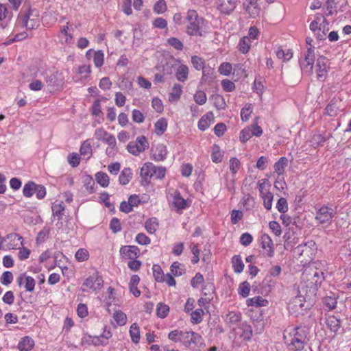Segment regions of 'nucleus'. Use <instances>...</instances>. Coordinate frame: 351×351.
Returning a JSON list of instances; mask_svg holds the SVG:
<instances>
[{
	"instance_id": "obj_1",
	"label": "nucleus",
	"mask_w": 351,
	"mask_h": 351,
	"mask_svg": "<svg viewBox=\"0 0 351 351\" xmlns=\"http://www.w3.org/2000/svg\"><path fill=\"white\" fill-rule=\"evenodd\" d=\"M308 330L306 327L298 326L285 330L284 339L291 350H301L308 341Z\"/></svg>"
},
{
	"instance_id": "obj_2",
	"label": "nucleus",
	"mask_w": 351,
	"mask_h": 351,
	"mask_svg": "<svg viewBox=\"0 0 351 351\" xmlns=\"http://www.w3.org/2000/svg\"><path fill=\"white\" fill-rule=\"evenodd\" d=\"M168 337L174 342H181L186 347H191V345L197 346L202 343V337L198 333L192 330H180L178 329L171 331Z\"/></svg>"
},
{
	"instance_id": "obj_3",
	"label": "nucleus",
	"mask_w": 351,
	"mask_h": 351,
	"mask_svg": "<svg viewBox=\"0 0 351 351\" xmlns=\"http://www.w3.org/2000/svg\"><path fill=\"white\" fill-rule=\"evenodd\" d=\"M18 23L27 29H36L40 24L39 12L31 8L21 10L17 18Z\"/></svg>"
},
{
	"instance_id": "obj_4",
	"label": "nucleus",
	"mask_w": 351,
	"mask_h": 351,
	"mask_svg": "<svg viewBox=\"0 0 351 351\" xmlns=\"http://www.w3.org/2000/svg\"><path fill=\"white\" fill-rule=\"evenodd\" d=\"M324 274L317 270L306 269L302 274V279L306 282V287L309 289L311 295H315L318 287L324 280Z\"/></svg>"
},
{
	"instance_id": "obj_5",
	"label": "nucleus",
	"mask_w": 351,
	"mask_h": 351,
	"mask_svg": "<svg viewBox=\"0 0 351 351\" xmlns=\"http://www.w3.org/2000/svg\"><path fill=\"white\" fill-rule=\"evenodd\" d=\"M186 19L188 21L186 25V33L190 36H202V27L204 19L198 16L195 10H189L186 13Z\"/></svg>"
},
{
	"instance_id": "obj_6",
	"label": "nucleus",
	"mask_w": 351,
	"mask_h": 351,
	"mask_svg": "<svg viewBox=\"0 0 351 351\" xmlns=\"http://www.w3.org/2000/svg\"><path fill=\"white\" fill-rule=\"evenodd\" d=\"M315 51L311 48L306 49L300 60V66L303 73L311 75L313 72Z\"/></svg>"
},
{
	"instance_id": "obj_7",
	"label": "nucleus",
	"mask_w": 351,
	"mask_h": 351,
	"mask_svg": "<svg viewBox=\"0 0 351 351\" xmlns=\"http://www.w3.org/2000/svg\"><path fill=\"white\" fill-rule=\"evenodd\" d=\"M104 280L97 272L86 278L81 287L82 292H88L90 290L97 291L101 289Z\"/></svg>"
},
{
	"instance_id": "obj_8",
	"label": "nucleus",
	"mask_w": 351,
	"mask_h": 351,
	"mask_svg": "<svg viewBox=\"0 0 351 351\" xmlns=\"http://www.w3.org/2000/svg\"><path fill=\"white\" fill-rule=\"evenodd\" d=\"M336 214L335 209L323 206L317 211L315 219L321 224L329 225Z\"/></svg>"
},
{
	"instance_id": "obj_9",
	"label": "nucleus",
	"mask_w": 351,
	"mask_h": 351,
	"mask_svg": "<svg viewBox=\"0 0 351 351\" xmlns=\"http://www.w3.org/2000/svg\"><path fill=\"white\" fill-rule=\"evenodd\" d=\"M64 77L62 72L58 71L45 76V82L52 90L60 89L64 84Z\"/></svg>"
},
{
	"instance_id": "obj_10",
	"label": "nucleus",
	"mask_w": 351,
	"mask_h": 351,
	"mask_svg": "<svg viewBox=\"0 0 351 351\" xmlns=\"http://www.w3.org/2000/svg\"><path fill=\"white\" fill-rule=\"evenodd\" d=\"M149 147V143L144 136H138L135 141L130 142L127 146L128 151L130 154L143 152Z\"/></svg>"
},
{
	"instance_id": "obj_11",
	"label": "nucleus",
	"mask_w": 351,
	"mask_h": 351,
	"mask_svg": "<svg viewBox=\"0 0 351 351\" xmlns=\"http://www.w3.org/2000/svg\"><path fill=\"white\" fill-rule=\"evenodd\" d=\"M327 62L328 60L324 56H319L317 60V78L319 81H324L328 74Z\"/></svg>"
},
{
	"instance_id": "obj_12",
	"label": "nucleus",
	"mask_w": 351,
	"mask_h": 351,
	"mask_svg": "<svg viewBox=\"0 0 351 351\" xmlns=\"http://www.w3.org/2000/svg\"><path fill=\"white\" fill-rule=\"evenodd\" d=\"M154 165L151 162L145 163L141 169L140 175L142 178L141 184L147 185L150 182V180L154 177L152 171H154Z\"/></svg>"
},
{
	"instance_id": "obj_13",
	"label": "nucleus",
	"mask_w": 351,
	"mask_h": 351,
	"mask_svg": "<svg viewBox=\"0 0 351 351\" xmlns=\"http://www.w3.org/2000/svg\"><path fill=\"white\" fill-rule=\"evenodd\" d=\"M16 283L19 287L24 285L25 291L32 292L34 290L36 281L32 276L22 274L16 278Z\"/></svg>"
},
{
	"instance_id": "obj_14",
	"label": "nucleus",
	"mask_w": 351,
	"mask_h": 351,
	"mask_svg": "<svg viewBox=\"0 0 351 351\" xmlns=\"http://www.w3.org/2000/svg\"><path fill=\"white\" fill-rule=\"evenodd\" d=\"M237 0H217V6L223 14H230L236 8Z\"/></svg>"
},
{
	"instance_id": "obj_15",
	"label": "nucleus",
	"mask_w": 351,
	"mask_h": 351,
	"mask_svg": "<svg viewBox=\"0 0 351 351\" xmlns=\"http://www.w3.org/2000/svg\"><path fill=\"white\" fill-rule=\"evenodd\" d=\"M120 254L125 259H136L140 254V250L135 245H125L120 248Z\"/></svg>"
},
{
	"instance_id": "obj_16",
	"label": "nucleus",
	"mask_w": 351,
	"mask_h": 351,
	"mask_svg": "<svg viewBox=\"0 0 351 351\" xmlns=\"http://www.w3.org/2000/svg\"><path fill=\"white\" fill-rule=\"evenodd\" d=\"M261 243L262 248L266 250V256L273 257L274 255V243L271 237L267 234H263L261 237Z\"/></svg>"
},
{
	"instance_id": "obj_17",
	"label": "nucleus",
	"mask_w": 351,
	"mask_h": 351,
	"mask_svg": "<svg viewBox=\"0 0 351 351\" xmlns=\"http://www.w3.org/2000/svg\"><path fill=\"white\" fill-rule=\"evenodd\" d=\"M93 54V62L96 67L99 68L104 64V54L101 50L94 51L93 49H89L86 51V56L87 58Z\"/></svg>"
},
{
	"instance_id": "obj_18",
	"label": "nucleus",
	"mask_w": 351,
	"mask_h": 351,
	"mask_svg": "<svg viewBox=\"0 0 351 351\" xmlns=\"http://www.w3.org/2000/svg\"><path fill=\"white\" fill-rule=\"evenodd\" d=\"M34 346V339L29 336H25L19 341L17 348L20 351H30Z\"/></svg>"
},
{
	"instance_id": "obj_19",
	"label": "nucleus",
	"mask_w": 351,
	"mask_h": 351,
	"mask_svg": "<svg viewBox=\"0 0 351 351\" xmlns=\"http://www.w3.org/2000/svg\"><path fill=\"white\" fill-rule=\"evenodd\" d=\"M237 334L244 340H250L252 337V330L251 326L246 322L241 323L239 327Z\"/></svg>"
},
{
	"instance_id": "obj_20",
	"label": "nucleus",
	"mask_w": 351,
	"mask_h": 351,
	"mask_svg": "<svg viewBox=\"0 0 351 351\" xmlns=\"http://www.w3.org/2000/svg\"><path fill=\"white\" fill-rule=\"evenodd\" d=\"M241 319V313L239 311H229L225 316L224 321L230 326L235 325Z\"/></svg>"
},
{
	"instance_id": "obj_21",
	"label": "nucleus",
	"mask_w": 351,
	"mask_h": 351,
	"mask_svg": "<svg viewBox=\"0 0 351 351\" xmlns=\"http://www.w3.org/2000/svg\"><path fill=\"white\" fill-rule=\"evenodd\" d=\"M189 72L188 66L181 64L176 71V77L178 81L184 82L188 79Z\"/></svg>"
},
{
	"instance_id": "obj_22",
	"label": "nucleus",
	"mask_w": 351,
	"mask_h": 351,
	"mask_svg": "<svg viewBox=\"0 0 351 351\" xmlns=\"http://www.w3.org/2000/svg\"><path fill=\"white\" fill-rule=\"evenodd\" d=\"M259 7L258 3L256 0H249L248 4L245 8V11L248 13V14L254 18L259 13Z\"/></svg>"
},
{
	"instance_id": "obj_23",
	"label": "nucleus",
	"mask_w": 351,
	"mask_h": 351,
	"mask_svg": "<svg viewBox=\"0 0 351 351\" xmlns=\"http://www.w3.org/2000/svg\"><path fill=\"white\" fill-rule=\"evenodd\" d=\"M246 304L247 306L261 307L265 306L268 304V301L261 296H256L247 299Z\"/></svg>"
},
{
	"instance_id": "obj_24",
	"label": "nucleus",
	"mask_w": 351,
	"mask_h": 351,
	"mask_svg": "<svg viewBox=\"0 0 351 351\" xmlns=\"http://www.w3.org/2000/svg\"><path fill=\"white\" fill-rule=\"evenodd\" d=\"M173 204L177 210L184 209L186 207V201L181 196L180 193L177 191L173 196Z\"/></svg>"
},
{
	"instance_id": "obj_25",
	"label": "nucleus",
	"mask_w": 351,
	"mask_h": 351,
	"mask_svg": "<svg viewBox=\"0 0 351 351\" xmlns=\"http://www.w3.org/2000/svg\"><path fill=\"white\" fill-rule=\"evenodd\" d=\"M288 159L286 157H281L275 164L274 170L275 172L278 175H283L285 173V169L287 166Z\"/></svg>"
},
{
	"instance_id": "obj_26",
	"label": "nucleus",
	"mask_w": 351,
	"mask_h": 351,
	"mask_svg": "<svg viewBox=\"0 0 351 351\" xmlns=\"http://www.w3.org/2000/svg\"><path fill=\"white\" fill-rule=\"evenodd\" d=\"M158 221L155 217L149 218L145 223V229L149 234H154L158 228Z\"/></svg>"
},
{
	"instance_id": "obj_27",
	"label": "nucleus",
	"mask_w": 351,
	"mask_h": 351,
	"mask_svg": "<svg viewBox=\"0 0 351 351\" xmlns=\"http://www.w3.org/2000/svg\"><path fill=\"white\" fill-rule=\"evenodd\" d=\"M232 267L234 272L240 274L243 271L244 264L240 255H235L232 258Z\"/></svg>"
},
{
	"instance_id": "obj_28",
	"label": "nucleus",
	"mask_w": 351,
	"mask_h": 351,
	"mask_svg": "<svg viewBox=\"0 0 351 351\" xmlns=\"http://www.w3.org/2000/svg\"><path fill=\"white\" fill-rule=\"evenodd\" d=\"M339 102V101L338 100V99H336V98H333L332 99H331V101H330V103L327 105L326 108V113L330 116V117H333V116H335L337 114V110H338V106H337V103Z\"/></svg>"
},
{
	"instance_id": "obj_29",
	"label": "nucleus",
	"mask_w": 351,
	"mask_h": 351,
	"mask_svg": "<svg viewBox=\"0 0 351 351\" xmlns=\"http://www.w3.org/2000/svg\"><path fill=\"white\" fill-rule=\"evenodd\" d=\"M132 176V173L130 168L123 169L119 177L120 184L122 185L127 184L130 181Z\"/></svg>"
},
{
	"instance_id": "obj_30",
	"label": "nucleus",
	"mask_w": 351,
	"mask_h": 351,
	"mask_svg": "<svg viewBox=\"0 0 351 351\" xmlns=\"http://www.w3.org/2000/svg\"><path fill=\"white\" fill-rule=\"evenodd\" d=\"M155 132L158 135H162L167 130V121L165 118L159 119L154 125Z\"/></svg>"
},
{
	"instance_id": "obj_31",
	"label": "nucleus",
	"mask_w": 351,
	"mask_h": 351,
	"mask_svg": "<svg viewBox=\"0 0 351 351\" xmlns=\"http://www.w3.org/2000/svg\"><path fill=\"white\" fill-rule=\"evenodd\" d=\"M182 93V86L179 84H176L173 86L171 91L169 93V99L170 101L173 100H178Z\"/></svg>"
},
{
	"instance_id": "obj_32",
	"label": "nucleus",
	"mask_w": 351,
	"mask_h": 351,
	"mask_svg": "<svg viewBox=\"0 0 351 351\" xmlns=\"http://www.w3.org/2000/svg\"><path fill=\"white\" fill-rule=\"evenodd\" d=\"M97 182L102 187H107L109 185L110 179L108 176L102 171L97 172L95 174Z\"/></svg>"
},
{
	"instance_id": "obj_33",
	"label": "nucleus",
	"mask_w": 351,
	"mask_h": 351,
	"mask_svg": "<svg viewBox=\"0 0 351 351\" xmlns=\"http://www.w3.org/2000/svg\"><path fill=\"white\" fill-rule=\"evenodd\" d=\"M326 324L331 331L337 332L340 328L341 322L337 317L331 316L327 319Z\"/></svg>"
},
{
	"instance_id": "obj_34",
	"label": "nucleus",
	"mask_w": 351,
	"mask_h": 351,
	"mask_svg": "<svg viewBox=\"0 0 351 351\" xmlns=\"http://www.w3.org/2000/svg\"><path fill=\"white\" fill-rule=\"evenodd\" d=\"M51 209L53 215L54 217H58V220H60L64 214L65 207L64 206L62 203L54 202L52 204Z\"/></svg>"
},
{
	"instance_id": "obj_35",
	"label": "nucleus",
	"mask_w": 351,
	"mask_h": 351,
	"mask_svg": "<svg viewBox=\"0 0 351 351\" xmlns=\"http://www.w3.org/2000/svg\"><path fill=\"white\" fill-rule=\"evenodd\" d=\"M213 99L215 107L218 110H224L226 108L225 99L220 95H213Z\"/></svg>"
},
{
	"instance_id": "obj_36",
	"label": "nucleus",
	"mask_w": 351,
	"mask_h": 351,
	"mask_svg": "<svg viewBox=\"0 0 351 351\" xmlns=\"http://www.w3.org/2000/svg\"><path fill=\"white\" fill-rule=\"evenodd\" d=\"M104 141L106 142L108 145V147L106 149V152L111 153V152H117V149L116 147L117 142H116L115 137L113 135H112L110 134L109 135H107V137L106 138V139Z\"/></svg>"
},
{
	"instance_id": "obj_37",
	"label": "nucleus",
	"mask_w": 351,
	"mask_h": 351,
	"mask_svg": "<svg viewBox=\"0 0 351 351\" xmlns=\"http://www.w3.org/2000/svg\"><path fill=\"white\" fill-rule=\"evenodd\" d=\"M36 185V184L32 181L26 183L23 189V195L26 197H32L34 193Z\"/></svg>"
},
{
	"instance_id": "obj_38",
	"label": "nucleus",
	"mask_w": 351,
	"mask_h": 351,
	"mask_svg": "<svg viewBox=\"0 0 351 351\" xmlns=\"http://www.w3.org/2000/svg\"><path fill=\"white\" fill-rule=\"evenodd\" d=\"M130 334L132 338V340L134 343H138L140 339V330L137 324L134 323L132 324L130 328Z\"/></svg>"
},
{
	"instance_id": "obj_39",
	"label": "nucleus",
	"mask_w": 351,
	"mask_h": 351,
	"mask_svg": "<svg viewBox=\"0 0 351 351\" xmlns=\"http://www.w3.org/2000/svg\"><path fill=\"white\" fill-rule=\"evenodd\" d=\"M250 291V285L247 281H244L239 285L238 288L239 294L243 298H246L249 295Z\"/></svg>"
},
{
	"instance_id": "obj_40",
	"label": "nucleus",
	"mask_w": 351,
	"mask_h": 351,
	"mask_svg": "<svg viewBox=\"0 0 351 351\" xmlns=\"http://www.w3.org/2000/svg\"><path fill=\"white\" fill-rule=\"evenodd\" d=\"M169 307L162 303H158L156 308V315L160 318H165L167 316Z\"/></svg>"
},
{
	"instance_id": "obj_41",
	"label": "nucleus",
	"mask_w": 351,
	"mask_h": 351,
	"mask_svg": "<svg viewBox=\"0 0 351 351\" xmlns=\"http://www.w3.org/2000/svg\"><path fill=\"white\" fill-rule=\"evenodd\" d=\"M167 10L166 1L165 0H158L154 5L153 10L156 14H162Z\"/></svg>"
},
{
	"instance_id": "obj_42",
	"label": "nucleus",
	"mask_w": 351,
	"mask_h": 351,
	"mask_svg": "<svg viewBox=\"0 0 351 351\" xmlns=\"http://www.w3.org/2000/svg\"><path fill=\"white\" fill-rule=\"evenodd\" d=\"M250 45L251 44L250 38L244 36L243 38L241 39L239 44L240 51L242 52L243 53H247L250 48Z\"/></svg>"
},
{
	"instance_id": "obj_43",
	"label": "nucleus",
	"mask_w": 351,
	"mask_h": 351,
	"mask_svg": "<svg viewBox=\"0 0 351 351\" xmlns=\"http://www.w3.org/2000/svg\"><path fill=\"white\" fill-rule=\"evenodd\" d=\"M204 313V311L202 308H199L193 311L191 313V322L193 324H199L202 321V315Z\"/></svg>"
},
{
	"instance_id": "obj_44",
	"label": "nucleus",
	"mask_w": 351,
	"mask_h": 351,
	"mask_svg": "<svg viewBox=\"0 0 351 351\" xmlns=\"http://www.w3.org/2000/svg\"><path fill=\"white\" fill-rule=\"evenodd\" d=\"M115 322L119 326H123L125 324L127 321L126 315L121 311H117L114 313L113 316Z\"/></svg>"
},
{
	"instance_id": "obj_45",
	"label": "nucleus",
	"mask_w": 351,
	"mask_h": 351,
	"mask_svg": "<svg viewBox=\"0 0 351 351\" xmlns=\"http://www.w3.org/2000/svg\"><path fill=\"white\" fill-rule=\"evenodd\" d=\"M84 186L89 193H93L95 192V183L92 177L89 176H86L84 180Z\"/></svg>"
},
{
	"instance_id": "obj_46",
	"label": "nucleus",
	"mask_w": 351,
	"mask_h": 351,
	"mask_svg": "<svg viewBox=\"0 0 351 351\" xmlns=\"http://www.w3.org/2000/svg\"><path fill=\"white\" fill-rule=\"evenodd\" d=\"M194 100L196 104L203 105L207 101L206 94L202 90H197L194 95Z\"/></svg>"
},
{
	"instance_id": "obj_47",
	"label": "nucleus",
	"mask_w": 351,
	"mask_h": 351,
	"mask_svg": "<svg viewBox=\"0 0 351 351\" xmlns=\"http://www.w3.org/2000/svg\"><path fill=\"white\" fill-rule=\"evenodd\" d=\"M232 70V64L229 62H223L219 67V72L223 75H229Z\"/></svg>"
},
{
	"instance_id": "obj_48",
	"label": "nucleus",
	"mask_w": 351,
	"mask_h": 351,
	"mask_svg": "<svg viewBox=\"0 0 351 351\" xmlns=\"http://www.w3.org/2000/svg\"><path fill=\"white\" fill-rule=\"evenodd\" d=\"M322 19V14H316L315 16V19L310 24V29L313 32H316L317 31H320V26H319V22H321Z\"/></svg>"
},
{
	"instance_id": "obj_49",
	"label": "nucleus",
	"mask_w": 351,
	"mask_h": 351,
	"mask_svg": "<svg viewBox=\"0 0 351 351\" xmlns=\"http://www.w3.org/2000/svg\"><path fill=\"white\" fill-rule=\"evenodd\" d=\"M263 205L267 210H270L272 206L273 202V194L270 192H267L263 195Z\"/></svg>"
},
{
	"instance_id": "obj_50",
	"label": "nucleus",
	"mask_w": 351,
	"mask_h": 351,
	"mask_svg": "<svg viewBox=\"0 0 351 351\" xmlns=\"http://www.w3.org/2000/svg\"><path fill=\"white\" fill-rule=\"evenodd\" d=\"M69 25V23H67ZM60 34L64 36V43L70 44L73 40V35L69 32V26H63L60 29Z\"/></svg>"
},
{
	"instance_id": "obj_51",
	"label": "nucleus",
	"mask_w": 351,
	"mask_h": 351,
	"mask_svg": "<svg viewBox=\"0 0 351 351\" xmlns=\"http://www.w3.org/2000/svg\"><path fill=\"white\" fill-rule=\"evenodd\" d=\"M252 112L251 104H246L241 110V117L243 121H247Z\"/></svg>"
},
{
	"instance_id": "obj_52",
	"label": "nucleus",
	"mask_w": 351,
	"mask_h": 351,
	"mask_svg": "<svg viewBox=\"0 0 351 351\" xmlns=\"http://www.w3.org/2000/svg\"><path fill=\"white\" fill-rule=\"evenodd\" d=\"M191 63L196 70H203L204 61L202 58L197 56H194L191 58Z\"/></svg>"
},
{
	"instance_id": "obj_53",
	"label": "nucleus",
	"mask_w": 351,
	"mask_h": 351,
	"mask_svg": "<svg viewBox=\"0 0 351 351\" xmlns=\"http://www.w3.org/2000/svg\"><path fill=\"white\" fill-rule=\"evenodd\" d=\"M13 280V274L11 271H4L1 277V283L4 285H10Z\"/></svg>"
},
{
	"instance_id": "obj_54",
	"label": "nucleus",
	"mask_w": 351,
	"mask_h": 351,
	"mask_svg": "<svg viewBox=\"0 0 351 351\" xmlns=\"http://www.w3.org/2000/svg\"><path fill=\"white\" fill-rule=\"evenodd\" d=\"M276 208L281 213H285L288 210V204L285 198L280 197L278 199Z\"/></svg>"
},
{
	"instance_id": "obj_55",
	"label": "nucleus",
	"mask_w": 351,
	"mask_h": 351,
	"mask_svg": "<svg viewBox=\"0 0 351 351\" xmlns=\"http://www.w3.org/2000/svg\"><path fill=\"white\" fill-rule=\"evenodd\" d=\"M18 252V258L20 261H24L29 258L31 251L27 247L19 246Z\"/></svg>"
},
{
	"instance_id": "obj_56",
	"label": "nucleus",
	"mask_w": 351,
	"mask_h": 351,
	"mask_svg": "<svg viewBox=\"0 0 351 351\" xmlns=\"http://www.w3.org/2000/svg\"><path fill=\"white\" fill-rule=\"evenodd\" d=\"M110 230L114 233H117L121 230V226L119 219L114 217L111 219L110 223Z\"/></svg>"
},
{
	"instance_id": "obj_57",
	"label": "nucleus",
	"mask_w": 351,
	"mask_h": 351,
	"mask_svg": "<svg viewBox=\"0 0 351 351\" xmlns=\"http://www.w3.org/2000/svg\"><path fill=\"white\" fill-rule=\"evenodd\" d=\"M168 43L177 50H182L184 47L183 43L177 38L171 37L167 40Z\"/></svg>"
},
{
	"instance_id": "obj_58",
	"label": "nucleus",
	"mask_w": 351,
	"mask_h": 351,
	"mask_svg": "<svg viewBox=\"0 0 351 351\" xmlns=\"http://www.w3.org/2000/svg\"><path fill=\"white\" fill-rule=\"evenodd\" d=\"M88 252L85 249H79L75 253V258L78 261H84L88 258Z\"/></svg>"
},
{
	"instance_id": "obj_59",
	"label": "nucleus",
	"mask_w": 351,
	"mask_h": 351,
	"mask_svg": "<svg viewBox=\"0 0 351 351\" xmlns=\"http://www.w3.org/2000/svg\"><path fill=\"white\" fill-rule=\"evenodd\" d=\"M49 233V229L48 228H44L36 237V243H40L45 241L48 237Z\"/></svg>"
},
{
	"instance_id": "obj_60",
	"label": "nucleus",
	"mask_w": 351,
	"mask_h": 351,
	"mask_svg": "<svg viewBox=\"0 0 351 351\" xmlns=\"http://www.w3.org/2000/svg\"><path fill=\"white\" fill-rule=\"evenodd\" d=\"M252 241L253 237L250 233H243L240 237V243L244 246H248Z\"/></svg>"
},
{
	"instance_id": "obj_61",
	"label": "nucleus",
	"mask_w": 351,
	"mask_h": 351,
	"mask_svg": "<svg viewBox=\"0 0 351 351\" xmlns=\"http://www.w3.org/2000/svg\"><path fill=\"white\" fill-rule=\"evenodd\" d=\"M136 241L140 245H148L150 243V239L144 233H138L135 239Z\"/></svg>"
},
{
	"instance_id": "obj_62",
	"label": "nucleus",
	"mask_w": 351,
	"mask_h": 351,
	"mask_svg": "<svg viewBox=\"0 0 351 351\" xmlns=\"http://www.w3.org/2000/svg\"><path fill=\"white\" fill-rule=\"evenodd\" d=\"M153 274L156 281L162 282L164 276L163 272L159 265H154Z\"/></svg>"
},
{
	"instance_id": "obj_63",
	"label": "nucleus",
	"mask_w": 351,
	"mask_h": 351,
	"mask_svg": "<svg viewBox=\"0 0 351 351\" xmlns=\"http://www.w3.org/2000/svg\"><path fill=\"white\" fill-rule=\"evenodd\" d=\"M240 166V162L237 158H232L230 160V169L232 173L234 176Z\"/></svg>"
},
{
	"instance_id": "obj_64",
	"label": "nucleus",
	"mask_w": 351,
	"mask_h": 351,
	"mask_svg": "<svg viewBox=\"0 0 351 351\" xmlns=\"http://www.w3.org/2000/svg\"><path fill=\"white\" fill-rule=\"evenodd\" d=\"M324 304L328 307L330 310L334 309L337 306V300L334 297L327 296L324 300Z\"/></svg>"
}]
</instances>
